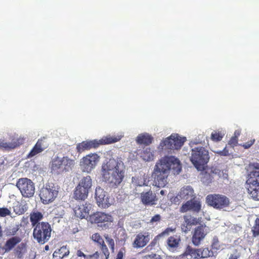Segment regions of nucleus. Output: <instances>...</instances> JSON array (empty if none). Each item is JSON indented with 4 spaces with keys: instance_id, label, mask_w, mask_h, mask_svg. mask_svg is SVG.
I'll use <instances>...</instances> for the list:
<instances>
[{
    "instance_id": "obj_1",
    "label": "nucleus",
    "mask_w": 259,
    "mask_h": 259,
    "mask_svg": "<svg viewBox=\"0 0 259 259\" xmlns=\"http://www.w3.org/2000/svg\"><path fill=\"white\" fill-rule=\"evenodd\" d=\"M182 170L180 160L173 156H165L159 159L154 168L152 176L155 186L159 188L167 184V177L170 170L174 175L179 174Z\"/></svg>"
},
{
    "instance_id": "obj_2",
    "label": "nucleus",
    "mask_w": 259,
    "mask_h": 259,
    "mask_svg": "<svg viewBox=\"0 0 259 259\" xmlns=\"http://www.w3.org/2000/svg\"><path fill=\"white\" fill-rule=\"evenodd\" d=\"M121 162L114 159H110L103 163L101 168L103 180L111 188H116L123 181L124 171L120 168Z\"/></svg>"
},
{
    "instance_id": "obj_3",
    "label": "nucleus",
    "mask_w": 259,
    "mask_h": 259,
    "mask_svg": "<svg viewBox=\"0 0 259 259\" xmlns=\"http://www.w3.org/2000/svg\"><path fill=\"white\" fill-rule=\"evenodd\" d=\"M245 188L252 199L259 201V164L248 174Z\"/></svg>"
},
{
    "instance_id": "obj_4",
    "label": "nucleus",
    "mask_w": 259,
    "mask_h": 259,
    "mask_svg": "<svg viewBox=\"0 0 259 259\" xmlns=\"http://www.w3.org/2000/svg\"><path fill=\"white\" fill-rule=\"evenodd\" d=\"M209 159L207 150L203 147H197L191 150L190 160L198 170H202Z\"/></svg>"
},
{
    "instance_id": "obj_5",
    "label": "nucleus",
    "mask_w": 259,
    "mask_h": 259,
    "mask_svg": "<svg viewBox=\"0 0 259 259\" xmlns=\"http://www.w3.org/2000/svg\"><path fill=\"white\" fill-rule=\"evenodd\" d=\"M33 228V237L38 243L44 244L50 240L52 229L48 222H41Z\"/></svg>"
},
{
    "instance_id": "obj_6",
    "label": "nucleus",
    "mask_w": 259,
    "mask_h": 259,
    "mask_svg": "<svg viewBox=\"0 0 259 259\" xmlns=\"http://www.w3.org/2000/svg\"><path fill=\"white\" fill-rule=\"evenodd\" d=\"M92 182L90 176L81 178L73 190V198L76 200H84L87 199L92 188Z\"/></svg>"
},
{
    "instance_id": "obj_7",
    "label": "nucleus",
    "mask_w": 259,
    "mask_h": 259,
    "mask_svg": "<svg viewBox=\"0 0 259 259\" xmlns=\"http://www.w3.org/2000/svg\"><path fill=\"white\" fill-rule=\"evenodd\" d=\"M186 141V137H181L178 134H172L160 143L158 149L160 151L179 150Z\"/></svg>"
},
{
    "instance_id": "obj_8",
    "label": "nucleus",
    "mask_w": 259,
    "mask_h": 259,
    "mask_svg": "<svg viewBox=\"0 0 259 259\" xmlns=\"http://www.w3.org/2000/svg\"><path fill=\"white\" fill-rule=\"evenodd\" d=\"M89 221L92 224L97 225L102 230H106L111 226L113 218L109 213L96 211L89 215Z\"/></svg>"
},
{
    "instance_id": "obj_9",
    "label": "nucleus",
    "mask_w": 259,
    "mask_h": 259,
    "mask_svg": "<svg viewBox=\"0 0 259 259\" xmlns=\"http://www.w3.org/2000/svg\"><path fill=\"white\" fill-rule=\"evenodd\" d=\"M217 253L213 251L208 247H202L199 248H193L188 245L185 251L182 254L183 257H187L188 255L194 259L205 258L215 256Z\"/></svg>"
},
{
    "instance_id": "obj_10",
    "label": "nucleus",
    "mask_w": 259,
    "mask_h": 259,
    "mask_svg": "<svg viewBox=\"0 0 259 259\" xmlns=\"http://www.w3.org/2000/svg\"><path fill=\"white\" fill-rule=\"evenodd\" d=\"M74 164L75 161L67 156L61 158L56 157L52 160L51 168L52 170L61 174L71 170Z\"/></svg>"
},
{
    "instance_id": "obj_11",
    "label": "nucleus",
    "mask_w": 259,
    "mask_h": 259,
    "mask_svg": "<svg viewBox=\"0 0 259 259\" xmlns=\"http://www.w3.org/2000/svg\"><path fill=\"white\" fill-rule=\"evenodd\" d=\"M59 188L53 184H46L40 190L39 197L41 202L47 204L53 202L57 197Z\"/></svg>"
},
{
    "instance_id": "obj_12",
    "label": "nucleus",
    "mask_w": 259,
    "mask_h": 259,
    "mask_svg": "<svg viewBox=\"0 0 259 259\" xmlns=\"http://www.w3.org/2000/svg\"><path fill=\"white\" fill-rule=\"evenodd\" d=\"M207 204L218 209H222L228 207L229 199L226 196L221 194H209L206 197Z\"/></svg>"
},
{
    "instance_id": "obj_13",
    "label": "nucleus",
    "mask_w": 259,
    "mask_h": 259,
    "mask_svg": "<svg viewBox=\"0 0 259 259\" xmlns=\"http://www.w3.org/2000/svg\"><path fill=\"white\" fill-rule=\"evenodd\" d=\"M100 157L96 153H90L83 156L80 162V166L83 172H90L97 166Z\"/></svg>"
},
{
    "instance_id": "obj_14",
    "label": "nucleus",
    "mask_w": 259,
    "mask_h": 259,
    "mask_svg": "<svg viewBox=\"0 0 259 259\" xmlns=\"http://www.w3.org/2000/svg\"><path fill=\"white\" fill-rule=\"evenodd\" d=\"M17 187L24 197L33 196L35 192L34 184L32 181L27 178L19 179L16 184Z\"/></svg>"
},
{
    "instance_id": "obj_15",
    "label": "nucleus",
    "mask_w": 259,
    "mask_h": 259,
    "mask_svg": "<svg viewBox=\"0 0 259 259\" xmlns=\"http://www.w3.org/2000/svg\"><path fill=\"white\" fill-rule=\"evenodd\" d=\"M95 198L98 206L102 208L109 207L114 202V199L109 196L107 192L100 187L96 189Z\"/></svg>"
},
{
    "instance_id": "obj_16",
    "label": "nucleus",
    "mask_w": 259,
    "mask_h": 259,
    "mask_svg": "<svg viewBox=\"0 0 259 259\" xmlns=\"http://www.w3.org/2000/svg\"><path fill=\"white\" fill-rule=\"evenodd\" d=\"M151 239L150 234L147 232H141L137 234L133 242L132 245L134 248H142L148 243Z\"/></svg>"
},
{
    "instance_id": "obj_17",
    "label": "nucleus",
    "mask_w": 259,
    "mask_h": 259,
    "mask_svg": "<svg viewBox=\"0 0 259 259\" xmlns=\"http://www.w3.org/2000/svg\"><path fill=\"white\" fill-rule=\"evenodd\" d=\"M99 147V143L97 139L93 140H86L76 145V151L78 153H81L85 151L92 149H96Z\"/></svg>"
},
{
    "instance_id": "obj_18",
    "label": "nucleus",
    "mask_w": 259,
    "mask_h": 259,
    "mask_svg": "<svg viewBox=\"0 0 259 259\" xmlns=\"http://www.w3.org/2000/svg\"><path fill=\"white\" fill-rule=\"evenodd\" d=\"M201 209V204L200 201L196 200H188L183 204L180 208L181 212H186L188 210H192L195 212H199Z\"/></svg>"
},
{
    "instance_id": "obj_19",
    "label": "nucleus",
    "mask_w": 259,
    "mask_h": 259,
    "mask_svg": "<svg viewBox=\"0 0 259 259\" xmlns=\"http://www.w3.org/2000/svg\"><path fill=\"white\" fill-rule=\"evenodd\" d=\"M205 227V225L201 224L195 229L192 240L193 244L195 246L199 245L206 235L204 230Z\"/></svg>"
},
{
    "instance_id": "obj_20",
    "label": "nucleus",
    "mask_w": 259,
    "mask_h": 259,
    "mask_svg": "<svg viewBox=\"0 0 259 259\" xmlns=\"http://www.w3.org/2000/svg\"><path fill=\"white\" fill-rule=\"evenodd\" d=\"M91 207V204L88 202L76 206L74 208L75 216L81 219L88 217Z\"/></svg>"
},
{
    "instance_id": "obj_21",
    "label": "nucleus",
    "mask_w": 259,
    "mask_h": 259,
    "mask_svg": "<svg viewBox=\"0 0 259 259\" xmlns=\"http://www.w3.org/2000/svg\"><path fill=\"white\" fill-rule=\"evenodd\" d=\"M45 138L38 140L35 145L27 155L28 158H32L40 153L47 148V145L45 144Z\"/></svg>"
},
{
    "instance_id": "obj_22",
    "label": "nucleus",
    "mask_w": 259,
    "mask_h": 259,
    "mask_svg": "<svg viewBox=\"0 0 259 259\" xmlns=\"http://www.w3.org/2000/svg\"><path fill=\"white\" fill-rule=\"evenodd\" d=\"M184 223L182 225V229L183 231L185 233L189 231L192 226L197 225L200 221L199 219H197L189 215H184Z\"/></svg>"
},
{
    "instance_id": "obj_23",
    "label": "nucleus",
    "mask_w": 259,
    "mask_h": 259,
    "mask_svg": "<svg viewBox=\"0 0 259 259\" xmlns=\"http://www.w3.org/2000/svg\"><path fill=\"white\" fill-rule=\"evenodd\" d=\"M24 140L22 138H13L11 142H6L4 140H0V148L6 150H11L15 149L23 143Z\"/></svg>"
},
{
    "instance_id": "obj_24",
    "label": "nucleus",
    "mask_w": 259,
    "mask_h": 259,
    "mask_svg": "<svg viewBox=\"0 0 259 259\" xmlns=\"http://www.w3.org/2000/svg\"><path fill=\"white\" fill-rule=\"evenodd\" d=\"M141 199L142 203L146 205H153L155 204L157 200L156 196L151 190L141 194Z\"/></svg>"
},
{
    "instance_id": "obj_25",
    "label": "nucleus",
    "mask_w": 259,
    "mask_h": 259,
    "mask_svg": "<svg viewBox=\"0 0 259 259\" xmlns=\"http://www.w3.org/2000/svg\"><path fill=\"white\" fill-rule=\"evenodd\" d=\"M195 194L193 188L190 186L182 187L179 192L177 198L180 199L187 200L194 198Z\"/></svg>"
},
{
    "instance_id": "obj_26",
    "label": "nucleus",
    "mask_w": 259,
    "mask_h": 259,
    "mask_svg": "<svg viewBox=\"0 0 259 259\" xmlns=\"http://www.w3.org/2000/svg\"><path fill=\"white\" fill-rule=\"evenodd\" d=\"M181 241L180 236L173 235L170 236L166 241L167 248L172 252L176 251L179 247Z\"/></svg>"
},
{
    "instance_id": "obj_27",
    "label": "nucleus",
    "mask_w": 259,
    "mask_h": 259,
    "mask_svg": "<svg viewBox=\"0 0 259 259\" xmlns=\"http://www.w3.org/2000/svg\"><path fill=\"white\" fill-rule=\"evenodd\" d=\"M123 137L122 135H117L114 136L107 135L103 137L101 139L97 140L99 143V147L102 145H107L114 143L119 141Z\"/></svg>"
},
{
    "instance_id": "obj_28",
    "label": "nucleus",
    "mask_w": 259,
    "mask_h": 259,
    "mask_svg": "<svg viewBox=\"0 0 259 259\" xmlns=\"http://www.w3.org/2000/svg\"><path fill=\"white\" fill-rule=\"evenodd\" d=\"M153 141V137L147 133L139 134L136 139V141L138 144L145 145L146 146L151 144Z\"/></svg>"
},
{
    "instance_id": "obj_29",
    "label": "nucleus",
    "mask_w": 259,
    "mask_h": 259,
    "mask_svg": "<svg viewBox=\"0 0 259 259\" xmlns=\"http://www.w3.org/2000/svg\"><path fill=\"white\" fill-rule=\"evenodd\" d=\"M30 221L32 227H34L37 225L38 224H40V221L44 218L43 214L36 210H33L29 215Z\"/></svg>"
},
{
    "instance_id": "obj_30",
    "label": "nucleus",
    "mask_w": 259,
    "mask_h": 259,
    "mask_svg": "<svg viewBox=\"0 0 259 259\" xmlns=\"http://www.w3.org/2000/svg\"><path fill=\"white\" fill-rule=\"evenodd\" d=\"M21 239L19 236H14L8 239L3 247L5 252L11 251L17 244L20 243Z\"/></svg>"
},
{
    "instance_id": "obj_31",
    "label": "nucleus",
    "mask_w": 259,
    "mask_h": 259,
    "mask_svg": "<svg viewBox=\"0 0 259 259\" xmlns=\"http://www.w3.org/2000/svg\"><path fill=\"white\" fill-rule=\"evenodd\" d=\"M69 253V249L66 246H63L60 248L55 250L53 256L54 259H62Z\"/></svg>"
},
{
    "instance_id": "obj_32",
    "label": "nucleus",
    "mask_w": 259,
    "mask_h": 259,
    "mask_svg": "<svg viewBox=\"0 0 259 259\" xmlns=\"http://www.w3.org/2000/svg\"><path fill=\"white\" fill-rule=\"evenodd\" d=\"M142 158L146 161H152L154 159V155L153 151L150 148H146L140 153Z\"/></svg>"
},
{
    "instance_id": "obj_33",
    "label": "nucleus",
    "mask_w": 259,
    "mask_h": 259,
    "mask_svg": "<svg viewBox=\"0 0 259 259\" xmlns=\"http://www.w3.org/2000/svg\"><path fill=\"white\" fill-rule=\"evenodd\" d=\"M201 180L203 183L208 185L211 182L212 176L210 173L206 171H203L201 172Z\"/></svg>"
},
{
    "instance_id": "obj_34",
    "label": "nucleus",
    "mask_w": 259,
    "mask_h": 259,
    "mask_svg": "<svg viewBox=\"0 0 259 259\" xmlns=\"http://www.w3.org/2000/svg\"><path fill=\"white\" fill-rule=\"evenodd\" d=\"M160 237L158 236V235L156 236L154 239L151 241L150 244L145 248L144 250H147L148 251H151L154 249L155 246L158 244L159 239Z\"/></svg>"
},
{
    "instance_id": "obj_35",
    "label": "nucleus",
    "mask_w": 259,
    "mask_h": 259,
    "mask_svg": "<svg viewBox=\"0 0 259 259\" xmlns=\"http://www.w3.org/2000/svg\"><path fill=\"white\" fill-rule=\"evenodd\" d=\"M98 246L102 253L105 255V259H108L110 255V252L105 242L104 241Z\"/></svg>"
},
{
    "instance_id": "obj_36",
    "label": "nucleus",
    "mask_w": 259,
    "mask_h": 259,
    "mask_svg": "<svg viewBox=\"0 0 259 259\" xmlns=\"http://www.w3.org/2000/svg\"><path fill=\"white\" fill-rule=\"evenodd\" d=\"M224 135L221 132L214 131L211 134V139L214 142H219L222 140Z\"/></svg>"
},
{
    "instance_id": "obj_37",
    "label": "nucleus",
    "mask_w": 259,
    "mask_h": 259,
    "mask_svg": "<svg viewBox=\"0 0 259 259\" xmlns=\"http://www.w3.org/2000/svg\"><path fill=\"white\" fill-rule=\"evenodd\" d=\"M104 238L108 243L111 251L114 252L115 250V242L113 239L110 237L108 234L105 235Z\"/></svg>"
},
{
    "instance_id": "obj_38",
    "label": "nucleus",
    "mask_w": 259,
    "mask_h": 259,
    "mask_svg": "<svg viewBox=\"0 0 259 259\" xmlns=\"http://www.w3.org/2000/svg\"><path fill=\"white\" fill-rule=\"evenodd\" d=\"M221 247V246L220 244V242H219L218 237H217V236L213 237L212 240L211 244V249L213 251L215 250H218L220 249Z\"/></svg>"
},
{
    "instance_id": "obj_39",
    "label": "nucleus",
    "mask_w": 259,
    "mask_h": 259,
    "mask_svg": "<svg viewBox=\"0 0 259 259\" xmlns=\"http://www.w3.org/2000/svg\"><path fill=\"white\" fill-rule=\"evenodd\" d=\"M252 232L253 237L259 235V218H256L254 224L252 228Z\"/></svg>"
},
{
    "instance_id": "obj_40",
    "label": "nucleus",
    "mask_w": 259,
    "mask_h": 259,
    "mask_svg": "<svg viewBox=\"0 0 259 259\" xmlns=\"http://www.w3.org/2000/svg\"><path fill=\"white\" fill-rule=\"evenodd\" d=\"M91 238L98 245L104 241L102 236L98 233L93 234Z\"/></svg>"
},
{
    "instance_id": "obj_41",
    "label": "nucleus",
    "mask_w": 259,
    "mask_h": 259,
    "mask_svg": "<svg viewBox=\"0 0 259 259\" xmlns=\"http://www.w3.org/2000/svg\"><path fill=\"white\" fill-rule=\"evenodd\" d=\"M19 229V225H17L14 227L7 229L6 230V235L7 236H14L15 234H16V233L18 231Z\"/></svg>"
},
{
    "instance_id": "obj_42",
    "label": "nucleus",
    "mask_w": 259,
    "mask_h": 259,
    "mask_svg": "<svg viewBox=\"0 0 259 259\" xmlns=\"http://www.w3.org/2000/svg\"><path fill=\"white\" fill-rule=\"evenodd\" d=\"M206 137L203 134L199 135L194 140L193 143L194 144H203L205 143V140Z\"/></svg>"
},
{
    "instance_id": "obj_43",
    "label": "nucleus",
    "mask_w": 259,
    "mask_h": 259,
    "mask_svg": "<svg viewBox=\"0 0 259 259\" xmlns=\"http://www.w3.org/2000/svg\"><path fill=\"white\" fill-rule=\"evenodd\" d=\"M255 141V140L254 139H251L250 140L245 142V143H243V144H241L240 145L243 147L244 149H248L252 145H253Z\"/></svg>"
},
{
    "instance_id": "obj_44",
    "label": "nucleus",
    "mask_w": 259,
    "mask_h": 259,
    "mask_svg": "<svg viewBox=\"0 0 259 259\" xmlns=\"http://www.w3.org/2000/svg\"><path fill=\"white\" fill-rule=\"evenodd\" d=\"M235 136L232 137L229 141V144L232 146V147H234L236 146L238 143V138L236 135V132H235Z\"/></svg>"
},
{
    "instance_id": "obj_45",
    "label": "nucleus",
    "mask_w": 259,
    "mask_h": 259,
    "mask_svg": "<svg viewBox=\"0 0 259 259\" xmlns=\"http://www.w3.org/2000/svg\"><path fill=\"white\" fill-rule=\"evenodd\" d=\"M11 213L10 211L7 208H0V216L5 217L10 215Z\"/></svg>"
},
{
    "instance_id": "obj_46",
    "label": "nucleus",
    "mask_w": 259,
    "mask_h": 259,
    "mask_svg": "<svg viewBox=\"0 0 259 259\" xmlns=\"http://www.w3.org/2000/svg\"><path fill=\"white\" fill-rule=\"evenodd\" d=\"M175 229H172L171 228H167L163 232L158 234V236L160 237L164 236L165 235H168L170 233L174 231Z\"/></svg>"
},
{
    "instance_id": "obj_47",
    "label": "nucleus",
    "mask_w": 259,
    "mask_h": 259,
    "mask_svg": "<svg viewBox=\"0 0 259 259\" xmlns=\"http://www.w3.org/2000/svg\"><path fill=\"white\" fill-rule=\"evenodd\" d=\"M132 183L134 184L135 186H142L144 185V183H143L142 182L139 181V178L137 177H133L132 179Z\"/></svg>"
},
{
    "instance_id": "obj_48",
    "label": "nucleus",
    "mask_w": 259,
    "mask_h": 259,
    "mask_svg": "<svg viewBox=\"0 0 259 259\" xmlns=\"http://www.w3.org/2000/svg\"><path fill=\"white\" fill-rule=\"evenodd\" d=\"M125 253V249L122 247L120 249L118 252L115 259H123V256Z\"/></svg>"
},
{
    "instance_id": "obj_49",
    "label": "nucleus",
    "mask_w": 259,
    "mask_h": 259,
    "mask_svg": "<svg viewBox=\"0 0 259 259\" xmlns=\"http://www.w3.org/2000/svg\"><path fill=\"white\" fill-rule=\"evenodd\" d=\"M161 219V217L160 214H157L154 215L150 220V223L153 224L154 223L159 222Z\"/></svg>"
},
{
    "instance_id": "obj_50",
    "label": "nucleus",
    "mask_w": 259,
    "mask_h": 259,
    "mask_svg": "<svg viewBox=\"0 0 259 259\" xmlns=\"http://www.w3.org/2000/svg\"><path fill=\"white\" fill-rule=\"evenodd\" d=\"M100 253L97 251L95 253L87 255V259H99Z\"/></svg>"
},
{
    "instance_id": "obj_51",
    "label": "nucleus",
    "mask_w": 259,
    "mask_h": 259,
    "mask_svg": "<svg viewBox=\"0 0 259 259\" xmlns=\"http://www.w3.org/2000/svg\"><path fill=\"white\" fill-rule=\"evenodd\" d=\"M145 259H161V257L159 255H157L155 253L147 255L145 256Z\"/></svg>"
},
{
    "instance_id": "obj_52",
    "label": "nucleus",
    "mask_w": 259,
    "mask_h": 259,
    "mask_svg": "<svg viewBox=\"0 0 259 259\" xmlns=\"http://www.w3.org/2000/svg\"><path fill=\"white\" fill-rule=\"evenodd\" d=\"M218 153L221 156H227L229 155V151L225 148L223 150L218 152Z\"/></svg>"
},
{
    "instance_id": "obj_53",
    "label": "nucleus",
    "mask_w": 259,
    "mask_h": 259,
    "mask_svg": "<svg viewBox=\"0 0 259 259\" xmlns=\"http://www.w3.org/2000/svg\"><path fill=\"white\" fill-rule=\"evenodd\" d=\"M76 255L78 257H83L84 259H87V255L85 254L82 251L80 250H78L76 251Z\"/></svg>"
},
{
    "instance_id": "obj_54",
    "label": "nucleus",
    "mask_w": 259,
    "mask_h": 259,
    "mask_svg": "<svg viewBox=\"0 0 259 259\" xmlns=\"http://www.w3.org/2000/svg\"><path fill=\"white\" fill-rule=\"evenodd\" d=\"M24 244L21 243L20 245H19L17 248H16V251L17 252H18V249H20L21 248H22L23 247H24Z\"/></svg>"
},
{
    "instance_id": "obj_55",
    "label": "nucleus",
    "mask_w": 259,
    "mask_h": 259,
    "mask_svg": "<svg viewBox=\"0 0 259 259\" xmlns=\"http://www.w3.org/2000/svg\"><path fill=\"white\" fill-rule=\"evenodd\" d=\"M160 193L161 195H164V194H165V191H164V190H161V191H160Z\"/></svg>"
},
{
    "instance_id": "obj_56",
    "label": "nucleus",
    "mask_w": 259,
    "mask_h": 259,
    "mask_svg": "<svg viewBox=\"0 0 259 259\" xmlns=\"http://www.w3.org/2000/svg\"><path fill=\"white\" fill-rule=\"evenodd\" d=\"M45 250H49V245H46V246H45Z\"/></svg>"
},
{
    "instance_id": "obj_57",
    "label": "nucleus",
    "mask_w": 259,
    "mask_h": 259,
    "mask_svg": "<svg viewBox=\"0 0 259 259\" xmlns=\"http://www.w3.org/2000/svg\"><path fill=\"white\" fill-rule=\"evenodd\" d=\"M24 212V211H22L21 212V213H23Z\"/></svg>"
}]
</instances>
